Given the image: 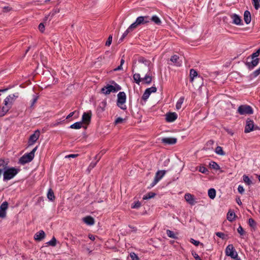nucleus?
Wrapping results in <instances>:
<instances>
[{"label":"nucleus","mask_w":260,"mask_h":260,"mask_svg":"<svg viewBox=\"0 0 260 260\" xmlns=\"http://www.w3.org/2000/svg\"><path fill=\"white\" fill-rule=\"evenodd\" d=\"M19 169L10 168L5 169L3 173L4 180H9L14 178L19 172Z\"/></svg>","instance_id":"1"},{"label":"nucleus","mask_w":260,"mask_h":260,"mask_svg":"<svg viewBox=\"0 0 260 260\" xmlns=\"http://www.w3.org/2000/svg\"><path fill=\"white\" fill-rule=\"evenodd\" d=\"M38 149V147L36 146L30 152L23 155L19 159V162L24 165L29 162H30L34 158L35 153Z\"/></svg>","instance_id":"2"},{"label":"nucleus","mask_w":260,"mask_h":260,"mask_svg":"<svg viewBox=\"0 0 260 260\" xmlns=\"http://www.w3.org/2000/svg\"><path fill=\"white\" fill-rule=\"evenodd\" d=\"M150 21V17L149 16H139L136 21L132 24V26L135 29L138 27V26L142 24H146Z\"/></svg>","instance_id":"3"},{"label":"nucleus","mask_w":260,"mask_h":260,"mask_svg":"<svg viewBox=\"0 0 260 260\" xmlns=\"http://www.w3.org/2000/svg\"><path fill=\"white\" fill-rule=\"evenodd\" d=\"M126 102V94L124 92L121 91L117 95V105L122 110H126V106L124 105Z\"/></svg>","instance_id":"4"},{"label":"nucleus","mask_w":260,"mask_h":260,"mask_svg":"<svg viewBox=\"0 0 260 260\" xmlns=\"http://www.w3.org/2000/svg\"><path fill=\"white\" fill-rule=\"evenodd\" d=\"M121 89V87L118 85L113 86L111 85H108L104 87L102 89V92L105 94H109L111 92H117Z\"/></svg>","instance_id":"5"},{"label":"nucleus","mask_w":260,"mask_h":260,"mask_svg":"<svg viewBox=\"0 0 260 260\" xmlns=\"http://www.w3.org/2000/svg\"><path fill=\"white\" fill-rule=\"evenodd\" d=\"M238 112L241 115L251 114L253 110L250 106L244 105L239 107Z\"/></svg>","instance_id":"6"},{"label":"nucleus","mask_w":260,"mask_h":260,"mask_svg":"<svg viewBox=\"0 0 260 260\" xmlns=\"http://www.w3.org/2000/svg\"><path fill=\"white\" fill-rule=\"evenodd\" d=\"M225 254L226 255L231 256L232 258H236L238 257V253L232 244H230L226 247L225 249Z\"/></svg>","instance_id":"7"},{"label":"nucleus","mask_w":260,"mask_h":260,"mask_svg":"<svg viewBox=\"0 0 260 260\" xmlns=\"http://www.w3.org/2000/svg\"><path fill=\"white\" fill-rule=\"evenodd\" d=\"M138 61L140 64V68H142L143 66H144L148 67V70L149 71L151 70L150 65L151 63L149 60L146 59L142 56H140L138 58Z\"/></svg>","instance_id":"8"},{"label":"nucleus","mask_w":260,"mask_h":260,"mask_svg":"<svg viewBox=\"0 0 260 260\" xmlns=\"http://www.w3.org/2000/svg\"><path fill=\"white\" fill-rule=\"evenodd\" d=\"M40 135V132L39 130H36L33 134H32L28 140V145H33L39 139Z\"/></svg>","instance_id":"9"},{"label":"nucleus","mask_w":260,"mask_h":260,"mask_svg":"<svg viewBox=\"0 0 260 260\" xmlns=\"http://www.w3.org/2000/svg\"><path fill=\"white\" fill-rule=\"evenodd\" d=\"M166 172L165 170L157 171L155 174L154 179L152 183L151 186H154L163 177Z\"/></svg>","instance_id":"10"},{"label":"nucleus","mask_w":260,"mask_h":260,"mask_svg":"<svg viewBox=\"0 0 260 260\" xmlns=\"http://www.w3.org/2000/svg\"><path fill=\"white\" fill-rule=\"evenodd\" d=\"M253 121L251 120L248 119L246 121V124L245 127V133H248L252 131L253 129Z\"/></svg>","instance_id":"11"},{"label":"nucleus","mask_w":260,"mask_h":260,"mask_svg":"<svg viewBox=\"0 0 260 260\" xmlns=\"http://www.w3.org/2000/svg\"><path fill=\"white\" fill-rule=\"evenodd\" d=\"M17 96H18L17 95H15L14 94L9 95L4 100L5 105H9L10 106H11L13 102L14 101L15 99Z\"/></svg>","instance_id":"12"},{"label":"nucleus","mask_w":260,"mask_h":260,"mask_svg":"<svg viewBox=\"0 0 260 260\" xmlns=\"http://www.w3.org/2000/svg\"><path fill=\"white\" fill-rule=\"evenodd\" d=\"M184 199L191 205H193L196 203L194 196L190 193H186L184 196Z\"/></svg>","instance_id":"13"},{"label":"nucleus","mask_w":260,"mask_h":260,"mask_svg":"<svg viewBox=\"0 0 260 260\" xmlns=\"http://www.w3.org/2000/svg\"><path fill=\"white\" fill-rule=\"evenodd\" d=\"M91 114L90 112L84 113L82 117V122L85 124H89L91 120Z\"/></svg>","instance_id":"14"},{"label":"nucleus","mask_w":260,"mask_h":260,"mask_svg":"<svg viewBox=\"0 0 260 260\" xmlns=\"http://www.w3.org/2000/svg\"><path fill=\"white\" fill-rule=\"evenodd\" d=\"M161 142L166 144L172 145L177 142V139L174 138H164L161 139Z\"/></svg>","instance_id":"15"},{"label":"nucleus","mask_w":260,"mask_h":260,"mask_svg":"<svg viewBox=\"0 0 260 260\" xmlns=\"http://www.w3.org/2000/svg\"><path fill=\"white\" fill-rule=\"evenodd\" d=\"M259 61V59L258 58H251V61L250 62H247V65L249 67V68L253 69L254 67L256 66Z\"/></svg>","instance_id":"16"},{"label":"nucleus","mask_w":260,"mask_h":260,"mask_svg":"<svg viewBox=\"0 0 260 260\" xmlns=\"http://www.w3.org/2000/svg\"><path fill=\"white\" fill-rule=\"evenodd\" d=\"M166 116V120L168 122H173L177 118V114L175 112L169 113Z\"/></svg>","instance_id":"17"},{"label":"nucleus","mask_w":260,"mask_h":260,"mask_svg":"<svg viewBox=\"0 0 260 260\" xmlns=\"http://www.w3.org/2000/svg\"><path fill=\"white\" fill-rule=\"evenodd\" d=\"M45 237V232L41 230L37 232L34 236V238L37 241H41Z\"/></svg>","instance_id":"18"},{"label":"nucleus","mask_w":260,"mask_h":260,"mask_svg":"<svg viewBox=\"0 0 260 260\" xmlns=\"http://www.w3.org/2000/svg\"><path fill=\"white\" fill-rule=\"evenodd\" d=\"M231 17L233 20V23L236 25L241 24V19L238 15L236 14H232L231 15Z\"/></svg>","instance_id":"19"},{"label":"nucleus","mask_w":260,"mask_h":260,"mask_svg":"<svg viewBox=\"0 0 260 260\" xmlns=\"http://www.w3.org/2000/svg\"><path fill=\"white\" fill-rule=\"evenodd\" d=\"M134 29H135L134 27L131 24L127 29L124 32L121 37L119 39V41L121 42L123 41L124 39L126 36L128 35V33L132 31Z\"/></svg>","instance_id":"20"},{"label":"nucleus","mask_w":260,"mask_h":260,"mask_svg":"<svg viewBox=\"0 0 260 260\" xmlns=\"http://www.w3.org/2000/svg\"><path fill=\"white\" fill-rule=\"evenodd\" d=\"M244 20L245 22L248 24H249L251 22V14L249 11H245L244 14Z\"/></svg>","instance_id":"21"},{"label":"nucleus","mask_w":260,"mask_h":260,"mask_svg":"<svg viewBox=\"0 0 260 260\" xmlns=\"http://www.w3.org/2000/svg\"><path fill=\"white\" fill-rule=\"evenodd\" d=\"M170 60L171 61L174 62L177 66L179 67L182 64V61L179 60V57L176 55L172 56Z\"/></svg>","instance_id":"22"},{"label":"nucleus","mask_w":260,"mask_h":260,"mask_svg":"<svg viewBox=\"0 0 260 260\" xmlns=\"http://www.w3.org/2000/svg\"><path fill=\"white\" fill-rule=\"evenodd\" d=\"M11 107L9 105H5L2 108V110L0 111V117H3L5 116L6 113L9 111Z\"/></svg>","instance_id":"23"},{"label":"nucleus","mask_w":260,"mask_h":260,"mask_svg":"<svg viewBox=\"0 0 260 260\" xmlns=\"http://www.w3.org/2000/svg\"><path fill=\"white\" fill-rule=\"evenodd\" d=\"M83 220L85 223L89 225H92L94 223V219L90 216L84 217Z\"/></svg>","instance_id":"24"},{"label":"nucleus","mask_w":260,"mask_h":260,"mask_svg":"<svg viewBox=\"0 0 260 260\" xmlns=\"http://www.w3.org/2000/svg\"><path fill=\"white\" fill-rule=\"evenodd\" d=\"M150 21H153L155 24L157 25H160L161 23V20L156 15H153L150 18Z\"/></svg>","instance_id":"25"},{"label":"nucleus","mask_w":260,"mask_h":260,"mask_svg":"<svg viewBox=\"0 0 260 260\" xmlns=\"http://www.w3.org/2000/svg\"><path fill=\"white\" fill-rule=\"evenodd\" d=\"M152 81V77L149 75H146L144 78H142V82L145 84H150Z\"/></svg>","instance_id":"26"},{"label":"nucleus","mask_w":260,"mask_h":260,"mask_svg":"<svg viewBox=\"0 0 260 260\" xmlns=\"http://www.w3.org/2000/svg\"><path fill=\"white\" fill-rule=\"evenodd\" d=\"M235 218V213L233 211L230 210L227 214L228 220H229L230 221H232L234 220Z\"/></svg>","instance_id":"27"},{"label":"nucleus","mask_w":260,"mask_h":260,"mask_svg":"<svg viewBox=\"0 0 260 260\" xmlns=\"http://www.w3.org/2000/svg\"><path fill=\"white\" fill-rule=\"evenodd\" d=\"M216 190L214 188H210L208 190V194L209 198L211 199H214L216 196Z\"/></svg>","instance_id":"28"},{"label":"nucleus","mask_w":260,"mask_h":260,"mask_svg":"<svg viewBox=\"0 0 260 260\" xmlns=\"http://www.w3.org/2000/svg\"><path fill=\"white\" fill-rule=\"evenodd\" d=\"M166 234H167V236L170 238H171L173 239H177V234H175L174 232H173L170 230H167Z\"/></svg>","instance_id":"29"},{"label":"nucleus","mask_w":260,"mask_h":260,"mask_svg":"<svg viewBox=\"0 0 260 260\" xmlns=\"http://www.w3.org/2000/svg\"><path fill=\"white\" fill-rule=\"evenodd\" d=\"M82 122H77L75 123L72 124L70 127L73 129H79L82 127Z\"/></svg>","instance_id":"30"},{"label":"nucleus","mask_w":260,"mask_h":260,"mask_svg":"<svg viewBox=\"0 0 260 260\" xmlns=\"http://www.w3.org/2000/svg\"><path fill=\"white\" fill-rule=\"evenodd\" d=\"M198 75L197 72L194 70V69H191L190 70V81L192 82L193 80V79L195 77H197Z\"/></svg>","instance_id":"31"},{"label":"nucleus","mask_w":260,"mask_h":260,"mask_svg":"<svg viewBox=\"0 0 260 260\" xmlns=\"http://www.w3.org/2000/svg\"><path fill=\"white\" fill-rule=\"evenodd\" d=\"M133 78L136 83L138 84H139L140 82L142 81V78L140 77V75L139 74L136 73L134 74Z\"/></svg>","instance_id":"32"},{"label":"nucleus","mask_w":260,"mask_h":260,"mask_svg":"<svg viewBox=\"0 0 260 260\" xmlns=\"http://www.w3.org/2000/svg\"><path fill=\"white\" fill-rule=\"evenodd\" d=\"M47 198L50 201H53L55 199V196L54 195V192L51 189H50L48 190L47 193Z\"/></svg>","instance_id":"33"},{"label":"nucleus","mask_w":260,"mask_h":260,"mask_svg":"<svg viewBox=\"0 0 260 260\" xmlns=\"http://www.w3.org/2000/svg\"><path fill=\"white\" fill-rule=\"evenodd\" d=\"M215 152L216 154L220 155H224L225 153L223 151L222 148L220 146H217L215 150Z\"/></svg>","instance_id":"34"},{"label":"nucleus","mask_w":260,"mask_h":260,"mask_svg":"<svg viewBox=\"0 0 260 260\" xmlns=\"http://www.w3.org/2000/svg\"><path fill=\"white\" fill-rule=\"evenodd\" d=\"M184 98V97H181L177 101L176 105V109L179 110L181 108L182 104L183 103Z\"/></svg>","instance_id":"35"},{"label":"nucleus","mask_w":260,"mask_h":260,"mask_svg":"<svg viewBox=\"0 0 260 260\" xmlns=\"http://www.w3.org/2000/svg\"><path fill=\"white\" fill-rule=\"evenodd\" d=\"M243 181L247 185H250L252 184L251 180L249 179L248 176L244 175L243 176Z\"/></svg>","instance_id":"36"},{"label":"nucleus","mask_w":260,"mask_h":260,"mask_svg":"<svg viewBox=\"0 0 260 260\" xmlns=\"http://www.w3.org/2000/svg\"><path fill=\"white\" fill-rule=\"evenodd\" d=\"M155 196V193H154L152 192H150L148 193L147 194L144 196L143 197V200L149 199L153 198Z\"/></svg>","instance_id":"37"},{"label":"nucleus","mask_w":260,"mask_h":260,"mask_svg":"<svg viewBox=\"0 0 260 260\" xmlns=\"http://www.w3.org/2000/svg\"><path fill=\"white\" fill-rule=\"evenodd\" d=\"M96 164H97V161L91 162L90 163V164L89 165V166H88V167L86 170L88 174L90 173L91 170L95 167V166L96 165Z\"/></svg>","instance_id":"38"},{"label":"nucleus","mask_w":260,"mask_h":260,"mask_svg":"<svg viewBox=\"0 0 260 260\" xmlns=\"http://www.w3.org/2000/svg\"><path fill=\"white\" fill-rule=\"evenodd\" d=\"M209 165H210V167L212 168V169H214L215 170L220 169L219 166L216 162H215L214 161H212L211 162H210Z\"/></svg>","instance_id":"39"},{"label":"nucleus","mask_w":260,"mask_h":260,"mask_svg":"<svg viewBox=\"0 0 260 260\" xmlns=\"http://www.w3.org/2000/svg\"><path fill=\"white\" fill-rule=\"evenodd\" d=\"M150 94L149 91H148V90H147V89H146L143 94L142 99L144 100V101L147 100L148 99Z\"/></svg>","instance_id":"40"},{"label":"nucleus","mask_w":260,"mask_h":260,"mask_svg":"<svg viewBox=\"0 0 260 260\" xmlns=\"http://www.w3.org/2000/svg\"><path fill=\"white\" fill-rule=\"evenodd\" d=\"M48 244L52 246H55L56 244V240L55 238L53 237L52 239L48 242Z\"/></svg>","instance_id":"41"},{"label":"nucleus","mask_w":260,"mask_h":260,"mask_svg":"<svg viewBox=\"0 0 260 260\" xmlns=\"http://www.w3.org/2000/svg\"><path fill=\"white\" fill-rule=\"evenodd\" d=\"M8 207V204L7 202H4L2 203V204L1 205L0 208L2 210H4L6 211Z\"/></svg>","instance_id":"42"},{"label":"nucleus","mask_w":260,"mask_h":260,"mask_svg":"<svg viewBox=\"0 0 260 260\" xmlns=\"http://www.w3.org/2000/svg\"><path fill=\"white\" fill-rule=\"evenodd\" d=\"M130 257L132 260H139L138 255L134 252H132L130 253Z\"/></svg>","instance_id":"43"},{"label":"nucleus","mask_w":260,"mask_h":260,"mask_svg":"<svg viewBox=\"0 0 260 260\" xmlns=\"http://www.w3.org/2000/svg\"><path fill=\"white\" fill-rule=\"evenodd\" d=\"M253 6L256 10H258L259 8V4L258 0H252Z\"/></svg>","instance_id":"44"},{"label":"nucleus","mask_w":260,"mask_h":260,"mask_svg":"<svg viewBox=\"0 0 260 260\" xmlns=\"http://www.w3.org/2000/svg\"><path fill=\"white\" fill-rule=\"evenodd\" d=\"M7 166V163H6L4 159L0 158V167H3L4 169H6Z\"/></svg>","instance_id":"45"},{"label":"nucleus","mask_w":260,"mask_h":260,"mask_svg":"<svg viewBox=\"0 0 260 260\" xmlns=\"http://www.w3.org/2000/svg\"><path fill=\"white\" fill-rule=\"evenodd\" d=\"M141 206V203L139 201L136 202L135 204L132 205V208H138Z\"/></svg>","instance_id":"46"},{"label":"nucleus","mask_w":260,"mask_h":260,"mask_svg":"<svg viewBox=\"0 0 260 260\" xmlns=\"http://www.w3.org/2000/svg\"><path fill=\"white\" fill-rule=\"evenodd\" d=\"M248 223L250 226L253 227L255 226L256 223L255 221L252 218H249L248 220Z\"/></svg>","instance_id":"47"},{"label":"nucleus","mask_w":260,"mask_h":260,"mask_svg":"<svg viewBox=\"0 0 260 260\" xmlns=\"http://www.w3.org/2000/svg\"><path fill=\"white\" fill-rule=\"evenodd\" d=\"M6 211L5 210H4V209L2 210L1 208H0V217L4 218L6 217Z\"/></svg>","instance_id":"48"},{"label":"nucleus","mask_w":260,"mask_h":260,"mask_svg":"<svg viewBox=\"0 0 260 260\" xmlns=\"http://www.w3.org/2000/svg\"><path fill=\"white\" fill-rule=\"evenodd\" d=\"M199 171L204 174H206L208 172V170L204 167H200Z\"/></svg>","instance_id":"49"},{"label":"nucleus","mask_w":260,"mask_h":260,"mask_svg":"<svg viewBox=\"0 0 260 260\" xmlns=\"http://www.w3.org/2000/svg\"><path fill=\"white\" fill-rule=\"evenodd\" d=\"M124 120V119L121 118V117H118L115 121V124H117L119 123H121L123 122V121Z\"/></svg>","instance_id":"50"},{"label":"nucleus","mask_w":260,"mask_h":260,"mask_svg":"<svg viewBox=\"0 0 260 260\" xmlns=\"http://www.w3.org/2000/svg\"><path fill=\"white\" fill-rule=\"evenodd\" d=\"M112 40V36L110 35L108 37V40L106 42V45L109 46L111 44Z\"/></svg>","instance_id":"51"},{"label":"nucleus","mask_w":260,"mask_h":260,"mask_svg":"<svg viewBox=\"0 0 260 260\" xmlns=\"http://www.w3.org/2000/svg\"><path fill=\"white\" fill-rule=\"evenodd\" d=\"M237 231L241 235H243L244 234V231L241 226H239L237 229Z\"/></svg>","instance_id":"52"},{"label":"nucleus","mask_w":260,"mask_h":260,"mask_svg":"<svg viewBox=\"0 0 260 260\" xmlns=\"http://www.w3.org/2000/svg\"><path fill=\"white\" fill-rule=\"evenodd\" d=\"M259 53H260V51H259V50L258 49L257 51H256L255 52L253 53L251 55V58H257V57L258 56Z\"/></svg>","instance_id":"53"},{"label":"nucleus","mask_w":260,"mask_h":260,"mask_svg":"<svg viewBox=\"0 0 260 260\" xmlns=\"http://www.w3.org/2000/svg\"><path fill=\"white\" fill-rule=\"evenodd\" d=\"M190 242L194 244L196 246H198L199 244H200V242L199 241H196L194 240L193 239H190Z\"/></svg>","instance_id":"54"},{"label":"nucleus","mask_w":260,"mask_h":260,"mask_svg":"<svg viewBox=\"0 0 260 260\" xmlns=\"http://www.w3.org/2000/svg\"><path fill=\"white\" fill-rule=\"evenodd\" d=\"M147 90L149 91L150 94L152 92H155L156 91V88L155 87H151L150 88H147Z\"/></svg>","instance_id":"55"},{"label":"nucleus","mask_w":260,"mask_h":260,"mask_svg":"<svg viewBox=\"0 0 260 260\" xmlns=\"http://www.w3.org/2000/svg\"><path fill=\"white\" fill-rule=\"evenodd\" d=\"M238 190L240 193L242 194L244 191V189L242 186L239 185L238 187Z\"/></svg>","instance_id":"56"},{"label":"nucleus","mask_w":260,"mask_h":260,"mask_svg":"<svg viewBox=\"0 0 260 260\" xmlns=\"http://www.w3.org/2000/svg\"><path fill=\"white\" fill-rule=\"evenodd\" d=\"M216 235L217 236H218V237L221 238L222 239H224V234L223 233L217 232L216 233Z\"/></svg>","instance_id":"57"},{"label":"nucleus","mask_w":260,"mask_h":260,"mask_svg":"<svg viewBox=\"0 0 260 260\" xmlns=\"http://www.w3.org/2000/svg\"><path fill=\"white\" fill-rule=\"evenodd\" d=\"M192 254L194 258L196 259V260H202L200 257L196 252L192 253Z\"/></svg>","instance_id":"58"},{"label":"nucleus","mask_w":260,"mask_h":260,"mask_svg":"<svg viewBox=\"0 0 260 260\" xmlns=\"http://www.w3.org/2000/svg\"><path fill=\"white\" fill-rule=\"evenodd\" d=\"M39 29L41 32H43L45 29V26L43 23H40L39 25Z\"/></svg>","instance_id":"59"},{"label":"nucleus","mask_w":260,"mask_h":260,"mask_svg":"<svg viewBox=\"0 0 260 260\" xmlns=\"http://www.w3.org/2000/svg\"><path fill=\"white\" fill-rule=\"evenodd\" d=\"M259 74H260V67L257 70H255L253 72V76L254 77H257Z\"/></svg>","instance_id":"60"},{"label":"nucleus","mask_w":260,"mask_h":260,"mask_svg":"<svg viewBox=\"0 0 260 260\" xmlns=\"http://www.w3.org/2000/svg\"><path fill=\"white\" fill-rule=\"evenodd\" d=\"M77 156H78V154H69V155H67L66 156V158H71V157L75 158V157H77Z\"/></svg>","instance_id":"61"},{"label":"nucleus","mask_w":260,"mask_h":260,"mask_svg":"<svg viewBox=\"0 0 260 260\" xmlns=\"http://www.w3.org/2000/svg\"><path fill=\"white\" fill-rule=\"evenodd\" d=\"M11 10V8L8 7V6H7V7H4L3 8V12H9L10 11V10Z\"/></svg>","instance_id":"62"},{"label":"nucleus","mask_w":260,"mask_h":260,"mask_svg":"<svg viewBox=\"0 0 260 260\" xmlns=\"http://www.w3.org/2000/svg\"><path fill=\"white\" fill-rule=\"evenodd\" d=\"M75 111H74V112H72L70 113V114L67 116V117H66V119H68L70 118V117H72V116L74 115V114H75Z\"/></svg>","instance_id":"63"},{"label":"nucleus","mask_w":260,"mask_h":260,"mask_svg":"<svg viewBox=\"0 0 260 260\" xmlns=\"http://www.w3.org/2000/svg\"><path fill=\"white\" fill-rule=\"evenodd\" d=\"M88 237L92 241H94L95 240V237H94V236H93L92 235H91V234L89 235Z\"/></svg>","instance_id":"64"}]
</instances>
